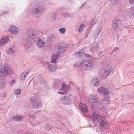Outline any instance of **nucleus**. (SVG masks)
Listing matches in <instances>:
<instances>
[{"label":"nucleus","mask_w":134,"mask_h":134,"mask_svg":"<svg viewBox=\"0 0 134 134\" xmlns=\"http://www.w3.org/2000/svg\"><path fill=\"white\" fill-rule=\"evenodd\" d=\"M79 108L82 112H87L88 110L87 106L85 104L80 103L79 104Z\"/></svg>","instance_id":"nucleus-19"},{"label":"nucleus","mask_w":134,"mask_h":134,"mask_svg":"<svg viewBox=\"0 0 134 134\" xmlns=\"http://www.w3.org/2000/svg\"><path fill=\"white\" fill-rule=\"evenodd\" d=\"M63 15L65 16L66 17H71L73 16V14H70L69 13H63V14H62Z\"/></svg>","instance_id":"nucleus-33"},{"label":"nucleus","mask_w":134,"mask_h":134,"mask_svg":"<svg viewBox=\"0 0 134 134\" xmlns=\"http://www.w3.org/2000/svg\"><path fill=\"white\" fill-rule=\"evenodd\" d=\"M58 93H60L62 94H64L65 92H58Z\"/></svg>","instance_id":"nucleus-48"},{"label":"nucleus","mask_w":134,"mask_h":134,"mask_svg":"<svg viewBox=\"0 0 134 134\" xmlns=\"http://www.w3.org/2000/svg\"><path fill=\"white\" fill-rule=\"evenodd\" d=\"M90 115L91 117H93L94 119L98 122L100 129H107L109 128V124L106 122L105 119L102 116L99 115L94 111L91 112Z\"/></svg>","instance_id":"nucleus-2"},{"label":"nucleus","mask_w":134,"mask_h":134,"mask_svg":"<svg viewBox=\"0 0 134 134\" xmlns=\"http://www.w3.org/2000/svg\"><path fill=\"white\" fill-rule=\"evenodd\" d=\"M128 12L131 17H134V6H132L130 8Z\"/></svg>","instance_id":"nucleus-25"},{"label":"nucleus","mask_w":134,"mask_h":134,"mask_svg":"<svg viewBox=\"0 0 134 134\" xmlns=\"http://www.w3.org/2000/svg\"><path fill=\"white\" fill-rule=\"evenodd\" d=\"M66 48L64 47L61 45L58 44L55 47V48L57 52L59 53H61V52H64L65 51Z\"/></svg>","instance_id":"nucleus-16"},{"label":"nucleus","mask_w":134,"mask_h":134,"mask_svg":"<svg viewBox=\"0 0 134 134\" xmlns=\"http://www.w3.org/2000/svg\"><path fill=\"white\" fill-rule=\"evenodd\" d=\"M29 74V72L28 71H26L25 72H23L21 74V79L23 81H24Z\"/></svg>","instance_id":"nucleus-28"},{"label":"nucleus","mask_w":134,"mask_h":134,"mask_svg":"<svg viewBox=\"0 0 134 134\" xmlns=\"http://www.w3.org/2000/svg\"><path fill=\"white\" fill-rule=\"evenodd\" d=\"M75 65L76 67L81 66L82 69L86 70L90 69L92 66L93 62L91 60L88 62L87 60L82 59L80 63H77L75 64Z\"/></svg>","instance_id":"nucleus-4"},{"label":"nucleus","mask_w":134,"mask_h":134,"mask_svg":"<svg viewBox=\"0 0 134 134\" xmlns=\"http://www.w3.org/2000/svg\"><path fill=\"white\" fill-rule=\"evenodd\" d=\"M99 80L96 77L93 78L92 81V84L94 86H98L99 84Z\"/></svg>","instance_id":"nucleus-15"},{"label":"nucleus","mask_w":134,"mask_h":134,"mask_svg":"<svg viewBox=\"0 0 134 134\" xmlns=\"http://www.w3.org/2000/svg\"><path fill=\"white\" fill-rule=\"evenodd\" d=\"M46 7L44 4L41 2L36 4L33 8H31L30 12L35 15L38 14L40 16L45 12Z\"/></svg>","instance_id":"nucleus-3"},{"label":"nucleus","mask_w":134,"mask_h":134,"mask_svg":"<svg viewBox=\"0 0 134 134\" xmlns=\"http://www.w3.org/2000/svg\"><path fill=\"white\" fill-rule=\"evenodd\" d=\"M85 26V25L84 24H81L78 29V31L80 32H82L83 30L84 26Z\"/></svg>","instance_id":"nucleus-31"},{"label":"nucleus","mask_w":134,"mask_h":134,"mask_svg":"<svg viewBox=\"0 0 134 134\" xmlns=\"http://www.w3.org/2000/svg\"><path fill=\"white\" fill-rule=\"evenodd\" d=\"M85 3H83L81 6V7H80L81 8V7H82L85 4Z\"/></svg>","instance_id":"nucleus-49"},{"label":"nucleus","mask_w":134,"mask_h":134,"mask_svg":"<svg viewBox=\"0 0 134 134\" xmlns=\"http://www.w3.org/2000/svg\"><path fill=\"white\" fill-rule=\"evenodd\" d=\"M61 83L58 80H55L54 81V84L53 86V87L55 88V87L58 88V87L59 86Z\"/></svg>","instance_id":"nucleus-29"},{"label":"nucleus","mask_w":134,"mask_h":134,"mask_svg":"<svg viewBox=\"0 0 134 134\" xmlns=\"http://www.w3.org/2000/svg\"><path fill=\"white\" fill-rule=\"evenodd\" d=\"M8 12L7 11H4L3 12H0V16H2L3 15L8 14Z\"/></svg>","instance_id":"nucleus-38"},{"label":"nucleus","mask_w":134,"mask_h":134,"mask_svg":"<svg viewBox=\"0 0 134 134\" xmlns=\"http://www.w3.org/2000/svg\"><path fill=\"white\" fill-rule=\"evenodd\" d=\"M37 46L39 48H42L45 46V43L40 38L38 39L36 43Z\"/></svg>","instance_id":"nucleus-14"},{"label":"nucleus","mask_w":134,"mask_h":134,"mask_svg":"<svg viewBox=\"0 0 134 134\" xmlns=\"http://www.w3.org/2000/svg\"><path fill=\"white\" fill-rule=\"evenodd\" d=\"M98 91L99 93L104 95H107L109 93L108 89L103 86L99 88L98 89Z\"/></svg>","instance_id":"nucleus-11"},{"label":"nucleus","mask_w":134,"mask_h":134,"mask_svg":"<svg viewBox=\"0 0 134 134\" xmlns=\"http://www.w3.org/2000/svg\"><path fill=\"white\" fill-rule=\"evenodd\" d=\"M72 101V97L71 96H65L62 99V102L64 104H68L71 103Z\"/></svg>","instance_id":"nucleus-10"},{"label":"nucleus","mask_w":134,"mask_h":134,"mask_svg":"<svg viewBox=\"0 0 134 134\" xmlns=\"http://www.w3.org/2000/svg\"><path fill=\"white\" fill-rule=\"evenodd\" d=\"M90 29L89 30H87V31L85 34V35H86L85 38L87 37L88 35L90 33Z\"/></svg>","instance_id":"nucleus-40"},{"label":"nucleus","mask_w":134,"mask_h":134,"mask_svg":"<svg viewBox=\"0 0 134 134\" xmlns=\"http://www.w3.org/2000/svg\"><path fill=\"white\" fill-rule=\"evenodd\" d=\"M112 25L113 29L117 30L120 27L121 25V21L119 20L115 19L113 21Z\"/></svg>","instance_id":"nucleus-9"},{"label":"nucleus","mask_w":134,"mask_h":134,"mask_svg":"<svg viewBox=\"0 0 134 134\" xmlns=\"http://www.w3.org/2000/svg\"><path fill=\"white\" fill-rule=\"evenodd\" d=\"M129 3L131 4H134V0H129Z\"/></svg>","instance_id":"nucleus-43"},{"label":"nucleus","mask_w":134,"mask_h":134,"mask_svg":"<svg viewBox=\"0 0 134 134\" xmlns=\"http://www.w3.org/2000/svg\"><path fill=\"white\" fill-rule=\"evenodd\" d=\"M62 87V90L66 91L68 90L70 88L69 85H66L64 83L63 84Z\"/></svg>","instance_id":"nucleus-27"},{"label":"nucleus","mask_w":134,"mask_h":134,"mask_svg":"<svg viewBox=\"0 0 134 134\" xmlns=\"http://www.w3.org/2000/svg\"><path fill=\"white\" fill-rule=\"evenodd\" d=\"M77 56L78 57H80L81 56H83L84 57L83 60H87L89 62V60H91L92 61V62H93V59H92V57L90 55L88 54H84V51H80L79 52L76 53Z\"/></svg>","instance_id":"nucleus-8"},{"label":"nucleus","mask_w":134,"mask_h":134,"mask_svg":"<svg viewBox=\"0 0 134 134\" xmlns=\"http://www.w3.org/2000/svg\"><path fill=\"white\" fill-rule=\"evenodd\" d=\"M7 94L6 93H4L2 95V97L5 98Z\"/></svg>","instance_id":"nucleus-45"},{"label":"nucleus","mask_w":134,"mask_h":134,"mask_svg":"<svg viewBox=\"0 0 134 134\" xmlns=\"http://www.w3.org/2000/svg\"><path fill=\"white\" fill-rule=\"evenodd\" d=\"M2 105L0 104V110H2Z\"/></svg>","instance_id":"nucleus-47"},{"label":"nucleus","mask_w":134,"mask_h":134,"mask_svg":"<svg viewBox=\"0 0 134 134\" xmlns=\"http://www.w3.org/2000/svg\"><path fill=\"white\" fill-rule=\"evenodd\" d=\"M39 38V33L36 32L32 29L26 31L25 39L22 42L23 44L29 47L31 45L30 40L33 41H35Z\"/></svg>","instance_id":"nucleus-1"},{"label":"nucleus","mask_w":134,"mask_h":134,"mask_svg":"<svg viewBox=\"0 0 134 134\" xmlns=\"http://www.w3.org/2000/svg\"><path fill=\"white\" fill-rule=\"evenodd\" d=\"M66 8L65 7H62L59 9V10L62 13H65L63 11L65 10Z\"/></svg>","instance_id":"nucleus-37"},{"label":"nucleus","mask_w":134,"mask_h":134,"mask_svg":"<svg viewBox=\"0 0 134 134\" xmlns=\"http://www.w3.org/2000/svg\"><path fill=\"white\" fill-rule=\"evenodd\" d=\"M23 116L16 115L13 116L12 118L15 121H20L23 120Z\"/></svg>","instance_id":"nucleus-23"},{"label":"nucleus","mask_w":134,"mask_h":134,"mask_svg":"<svg viewBox=\"0 0 134 134\" xmlns=\"http://www.w3.org/2000/svg\"><path fill=\"white\" fill-rule=\"evenodd\" d=\"M101 71L106 78L108 77V75L110 76L113 74L112 68L109 65L105 66L102 69Z\"/></svg>","instance_id":"nucleus-7"},{"label":"nucleus","mask_w":134,"mask_h":134,"mask_svg":"<svg viewBox=\"0 0 134 134\" xmlns=\"http://www.w3.org/2000/svg\"><path fill=\"white\" fill-rule=\"evenodd\" d=\"M109 100L105 98H103L101 100V103L102 105L104 106L108 103Z\"/></svg>","instance_id":"nucleus-30"},{"label":"nucleus","mask_w":134,"mask_h":134,"mask_svg":"<svg viewBox=\"0 0 134 134\" xmlns=\"http://www.w3.org/2000/svg\"><path fill=\"white\" fill-rule=\"evenodd\" d=\"M91 51L93 53L96 52L97 50L98 46L96 43H94L91 45Z\"/></svg>","instance_id":"nucleus-24"},{"label":"nucleus","mask_w":134,"mask_h":134,"mask_svg":"<svg viewBox=\"0 0 134 134\" xmlns=\"http://www.w3.org/2000/svg\"><path fill=\"white\" fill-rule=\"evenodd\" d=\"M59 31L62 34H64L66 31V30L65 28H62L59 29Z\"/></svg>","instance_id":"nucleus-32"},{"label":"nucleus","mask_w":134,"mask_h":134,"mask_svg":"<svg viewBox=\"0 0 134 134\" xmlns=\"http://www.w3.org/2000/svg\"><path fill=\"white\" fill-rule=\"evenodd\" d=\"M46 65L47 68L51 71H54L56 69V66L54 64L50 65L49 63H47Z\"/></svg>","instance_id":"nucleus-20"},{"label":"nucleus","mask_w":134,"mask_h":134,"mask_svg":"<svg viewBox=\"0 0 134 134\" xmlns=\"http://www.w3.org/2000/svg\"><path fill=\"white\" fill-rule=\"evenodd\" d=\"M4 83L3 82L0 81V88H2L3 87Z\"/></svg>","instance_id":"nucleus-41"},{"label":"nucleus","mask_w":134,"mask_h":134,"mask_svg":"<svg viewBox=\"0 0 134 134\" xmlns=\"http://www.w3.org/2000/svg\"><path fill=\"white\" fill-rule=\"evenodd\" d=\"M97 21V20L95 19H93L91 22L90 23L89 25V29H90L96 23Z\"/></svg>","instance_id":"nucleus-26"},{"label":"nucleus","mask_w":134,"mask_h":134,"mask_svg":"<svg viewBox=\"0 0 134 134\" xmlns=\"http://www.w3.org/2000/svg\"><path fill=\"white\" fill-rule=\"evenodd\" d=\"M9 38L7 36L3 37L0 40V44L2 46L6 44L8 41Z\"/></svg>","instance_id":"nucleus-17"},{"label":"nucleus","mask_w":134,"mask_h":134,"mask_svg":"<svg viewBox=\"0 0 134 134\" xmlns=\"http://www.w3.org/2000/svg\"><path fill=\"white\" fill-rule=\"evenodd\" d=\"M54 19H55V17L54 18Z\"/></svg>","instance_id":"nucleus-50"},{"label":"nucleus","mask_w":134,"mask_h":134,"mask_svg":"<svg viewBox=\"0 0 134 134\" xmlns=\"http://www.w3.org/2000/svg\"><path fill=\"white\" fill-rule=\"evenodd\" d=\"M15 51V46L12 45L10 46L6 51V52L8 54H13Z\"/></svg>","instance_id":"nucleus-18"},{"label":"nucleus","mask_w":134,"mask_h":134,"mask_svg":"<svg viewBox=\"0 0 134 134\" xmlns=\"http://www.w3.org/2000/svg\"><path fill=\"white\" fill-rule=\"evenodd\" d=\"M112 4H115L117 3L119 1V0H110Z\"/></svg>","instance_id":"nucleus-36"},{"label":"nucleus","mask_w":134,"mask_h":134,"mask_svg":"<svg viewBox=\"0 0 134 134\" xmlns=\"http://www.w3.org/2000/svg\"><path fill=\"white\" fill-rule=\"evenodd\" d=\"M12 72V70L8 64L4 65L3 67L0 71V78L3 79L6 76L7 74H10Z\"/></svg>","instance_id":"nucleus-5"},{"label":"nucleus","mask_w":134,"mask_h":134,"mask_svg":"<svg viewBox=\"0 0 134 134\" xmlns=\"http://www.w3.org/2000/svg\"><path fill=\"white\" fill-rule=\"evenodd\" d=\"M91 105L92 108L96 109L99 106L100 102L99 100H98L97 101L93 102V103H91Z\"/></svg>","instance_id":"nucleus-13"},{"label":"nucleus","mask_w":134,"mask_h":134,"mask_svg":"<svg viewBox=\"0 0 134 134\" xmlns=\"http://www.w3.org/2000/svg\"><path fill=\"white\" fill-rule=\"evenodd\" d=\"M32 114V113L31 114V115H30V114H29V113H28L27 114V115L29 117H31V115Z\"/></svg>","instance_id":"nucleus-46"},{"label":"nucleus","mask_w":134,"mask_h":134,"mask_svg":"<svg viewBox=\"0 0 134 134\" xmlns=\"http://www.w3.org/2000/svg\"><path fill=\"white\" fill-rule=\"evenodd\" d=\"M9 29L10 32L15 34H18L19 32V30L18 28L13 25L10 26Z\"/></svg>","instance_id":"nucleus-12"},{"label":"nucleus","mask_w":134,"mask_h":134,"mask_svg":"<svg viewBox=\"0 0 134 134\" xmlns=\"http://www.w3.org/2000/svg\"><path fill=\"white\" fill-rule=\"evenodd\" d=\"M60 57L59 55L57 54H54L52 56L51 61L52 63H54Z\"/></svg>","instance_id":"nucleus-21"},{"label":"nucleus","mask_w":134,"mask_h":134,"mask_svg":"<svg viewBox=\"0 0 134 134\" xmlns=\"http://www.w3.org/2000/svg\"><path fill=\"white\" fill-rule=\"evenodd\" d=\"M35 121V119L34 121V122H33V124L30 123L31 125H32V126L33 125H36L39 122H35L34 121Z\"/></svg>","instance_id":"nucleus-42"},{"label":"nucleus","mask_w":134,"mask_h":134,"mask_svg":"<svg viewBox=\"0 0 134 134\" xmlns=\"http://www.w3.org/2000/svg\"><path fill=\"white\" fill-rule=\"evenodd\" d=\"M102 28L103 27L102 26H100L98 27L96 31L97 35L99 33L101 32Z\"/></svg>","instance_id":"nucleus-35"},{"label":"nucleus","mask_w":134,"mask_h":134,"mask_svg":"<svg viewBox=\"0 0 134 134\" xmlns=\"http://www.w3.org/2000/svg\"><path fill=\"white\" fill-rule=\"evenodd\" d=\"M97 100V98L96 95H92L90 96L89 98V102L90 104L93 103Z\"/></svg>","instance_id":"nucleus-22"},{"label":"nucleus","mask_w":134,"mask_h":134,"mask_svg":"<svg viewBox=\"0 0 134 134\" xmlns=\"http://www.w3.org/2000/svg\"><path fill=\"white\" fill-rule=\"evenodd\" d=\"M15 83V81L14 80H12L10 82V85L11 86H12Z\"/></svg>","instance_id":"nucleus-39"},{"label":"nucleus","mask_w":134,"mask_h":134,"mask_svg":"<svg viewBox=\"0 0 134 134\" xmlns=\"http://www.w3.org/2000/svg\"><path fill=\"white\" fill-rule=\"evenodd\" d=\"M32 106L35 109L40 108L42 107V104L40 101L36 99L35 97H32L30 101Z\"/></svg>","instance_id":"nucleus-6"},{"label":"nucleus","mask_w":134,"mask_h":134,"mask_svg":"<svg viewBox=\"0 0 134 134\" xmlns=\"http://www.w3.org/2000/svg\"><path fill=\"white\" fill-rule=\"evenodd\" d=\"M21 92V89L19 88L18 89L14 91L16 95H19L20 94Z\"/></svg>","instance_id":"nucleus-34"},{"label":"nucleus","mask_w":134,"mask_h":134,"mask_svg":"<svg viewBox=\"0 0 134 134\" xmlns=\"http://www.w3.org/2000/svg\"><path fill=\"white\" fill-rule=\"evenodd\" d=\"M51 128L50 127V125H47L46 128V129H47V130H49Z\"/></svg>","instance_id":"nucleus-44"}]
</instances>
